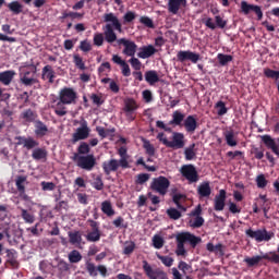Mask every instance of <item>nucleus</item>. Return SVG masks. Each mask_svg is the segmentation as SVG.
Listing matches in <instances>:
<instances>
[{
  "label": "nucleus",
  "instance_id": "1",
  "mask_svg": "<svg viewBox=\"0 0 279 279\" xmlns=\"http://www.w3.org/2000/svg\"><path fill=\"white\" fill-rule=\"evenodd\" d=\"M104 23L106 25L102 26V32L94 35V45L96 47H101L104 45V36L106 43L112 45V43H117V33L121 34L123 32V24L114 13H105L102 15Z\"/></svg>",
  "mask_w": 279,
  "mask_h": 279
},
{
  "label": "nucleus",
  "instance_id": "2",
  "mask_svg": "<svg viewBox=\"0 0 279 279\" xmlns=\"http://www.w3.org/2000/svg\"><path fill=\"white\" fill-rule=\"evenodd\" d=\"M177 241V256H186V248L184 243H190L191 247L195 250L199 243H202V238L191 233V232H181L175 236Z\"/></svg>",
  "mask_w": 279,
  "mask_h": 279
},
{
  "label": "nucleus",
  "instance_id": "3",
  "mask_svg": "<svg viewBox=\"0 0 279 279\" xmlns=\"http://www.w3.org/2000/svg\"><path fill=\"white\" fill-rule=\"evenodd\" d=\"M157 138L162 145L169 147L170 149H184L186 145V140L184 137V133L172 132L171 141L165 137V133H159Z\"/></svg>",
  "mask_w": 279,
  "mask_h": 279
},
{
  "label": "nucleus",
  "instance_id": "4",
  "mask_svg": "<svg viewBox=\"0 0 279 279\" xmlns=\"http://www.w3.org/2000/svg\"><path fill=\"white\" fill-rule=\"evenodd\" d=\"M260 260H268V263H274L275 265H279V255L276 251H270L263 255H256L253 257H245L244 263H246L247 267H257L260 264Z\"/></svg>",
  "mask_w": 279,
  "mask_h": 279
},
{
  "label": "nucleus",
  "instance_id": "5",
  "mask_svg": "<svg viewBox=\"0 0 279 279\" xmlns=\"http://www.w3.org/2000/svg\"><path fill=\"white\" fill-rule=\"evenodd\" d=\"M72 160L80 169H83L84 171H93L97 165L95 155H80L74 153Z\"/></svg>",
  "mask_w": 279,
  "mask_h": 279
},
{
  "label": "nucleus",
  "instance_id": "6",
  "mask_svg": "<svg viewBox=\"0 0 279 279\" xmlns=\"http://www.w3.org/2000/svg\"><path fill=\"white\" fill-rule=\"evenodd\" d=\"M59 104H57L58 107L60 106H71L73 104H76L77 101V92L73 89L72 87H63L59 92Z\"/></svg>",
  "mask_w": 279,
  "mask_h": 279
},
{
  "label": "nucleus",
  "instance_id": "7",
  "mask_svg": "<svg viewBox=\"0 0 279 279\" xmlns=\"http://www.w3.org/2000/svg\"><path fill=\"white\" fill-rule=\"evenodd\" d=\"M246 236L248 239H254L257 243L269 242L274 239L275 233L271 231H267V229H258L256 231L252 230V228L245 231Z\"/></svg>",
  "mask_w": 279,
  "mask_h": 279
},
{
  "label": "nucleus",
  "instance_id": "8",
  "mask_svg": "<svg viewBox=\"0 0 279 279\" xmlns=\"http://www.w3.org/2000/svg\"><path fill=\"white\" fill-rule=\"evenodd\" d=\"M142 269L149 279H169L167 272L160 268L154 269L149 262L143 260L142 262Z\"/></svg>",
  "mask_w": 279,
  "mask_h": 279
},
{
  "label": "nucleus",
  "instance_id": "9",
  "mask_svg": "<svg viewBox=\"0 0 279 279\" xmlns=\"http://www.w3.org/2000/svg\"><path fill=\"white\" fill-rule=\"evenodd\" d=\"M80 128L75 130L72 134L71 143L75 145L80 141H86L90 136V128H88V122L86 120L81 121Z\"/></svg>",
  "mask_w": 279,
  "mask_h": 279
},
{
  "label": "nucleus",
  "instance_id": "10",
  "mask_svg": "<svg viewBox=\"0 0 279 279\" xmlns=\"http://www.w3.org/2000/svg\"><path fill=\"white\" fill-rule=\"evenodd\" d=\"M169 186H171V181L163 175L153 179V182L150 183L151 191L159 193V195H167Z\"/></svg>",
  "mask_w": 279,
  "mask_h": 279
},
{
  "label": "nucleus",
  "instance_id": "11",
  "mask_svg": "<svg viewBox=\"0 0 279 279\" xmlns=\"http://www.w3.org/2000/svg\"><path fill=\"white\" fill-rule=\"evenodd\" d=\"M181 175L187 180L190 184H195V182H199V174L197 173V169L193 165H184L181 167Z\"/></svg>",
  "mask_w": 279,
  "mask_h": 279
},
{
  "label": "nucleus",
  "instance_id": "12",
  "mask_svg": "<svg viewBox=\"0 0 279 279\" xmlns=\"http://www.w3.org/2000/svg\"><path fill=\"white\" fill-rule=\"evenodd\" d=\"M87 223H89L92 231L87 232L85 235L86 241L88 243H97L98 241H101V230H99V222L88 219Z\"/></svg>",
  "mask_w": 279,
  "mask_h": 279
},
{
  "label": "nucleus",
  "instance_id": "13",
  "mask_svg": "<svg viewBox=\"0 0 279 279\" xmlns=\"http://www.w3.org/2000/svg\"><path fill=\"white\" fill-rule=\"evenodd\" d=\"M123 112L128 119V121H135L136 116H134V112L138 110V104L134 98H126L124 100V107H123Z\"/></svg>",
  "mask_w": 279,
  "mask_h": 279
},
{
  "label": "nucleus",
  "instance_id": "14",
  "mask_svg": "<svg viewBox=\"0 0 279 279\" xmlns=\"http://www.w3.org/2000/svg\"><path fill=\"white\" fill-rule=\"evenodd\" d=\"M116 41L118 43V45H123L124 49L122 50V53L124 56H128L129 58H134V56H136V49H138L136 43L126 38H120Z\"/></svg>",
  "mask_w": 279,
  "mask_h": 279
},
{
  "label": "nucleus",
  "instance_id": "15",
  "mask_svg": "<svg viewBox=\"0 0 279 279\" xmlns=\"http://www.w3.org/2000/svg\"><path fill=\"white\" fill-rule=\"evenodd\" d=\"M177 60L178 62H186V60H189L193 64H197V62H199V53L191 50H180L177 53Z\"/></svg>",
  "mask_w": 279,
  "mask_h": 279
},
{
  "label": "nucleus",
  "instance_id": "16",
  "mask_svg": "<svg viewBox=\"0 0 279 279\" xmlns=\"http://www.w3.org/2000/svg\"><path fill=\"white\" fill-rule=\"evenodd\" d=\"M215 22L216 24L213 22V17L203 19L204 25H206L208 29L211 31L217 29V27H219V29H226V25H228V21L223 20L221 15H216Z\"/></svg>",
  "mask_w": 279,
  "mask_h": 279
},
{
  "label": "nucleus",
  "instance_id": "17",
  "mask_svg": "<svg viewBox=\"0 0 279 279\" xmlns=\"http://www.w3.org/2000/svg\"><path fill=\"white\" fill-rule=\"evenodd\" d=\"M241 11L245 15L250 14V12H254V14L257 16V21H263V9H260L259 5L250 4L247 1L243 0L241 2Z\"/></svg>",
  "mask_w": 279,
  "mask_h": 279
},
{
  "label": "nucleus",
  "instance_id": "18",
  "mask_svg": "<svg viewBox=\"0 0 279 279\" xmlns=\"http://www.w3.org/2000/svg\"><path fill=\"white\" fill-rule=\"evenodd\" d=\"M241 11L245 15L250 14V12H254V14L257 16V21H263V9H260L259 5L250 4L247 1L243 0L241 2Z\"/></svg>",
  "mask_w": 279,
  "mask_h": 279
},
{
  "label": "nucleus",
  "instance_id": "19",
  "mask_svg": "<svg viewBox=\"0 0 279 279\" xmlns=\"http://www.w3.org/2000/svg\"><path fill=\"white\" fill-rule=\"evenodd\" d=\"M15 143L16 147L19 145H23L25 149H34L35 147H38L39 143L38 141L34 140V137H25V136H15Z\"/></svg>",
  "mask_w": 279,
  "mask_h": 279
},
{
  "label": "nucleus",
  "instance_id": "20",
  "mask_svg": "<svg viewBox=\"0 0 279 279\" xmlns=\"http://www.w3.org/2000/svg\"><path fill=\"white\" fill-rule=\"evenodd\" d=\"M31 71L24 72L23 76L20 78L21 84L24 86H34V84H38V78L34 77L36 75V66L33 65V76Z\"/></svg>",
  "mask_w": 279,
  "mask_h": 279
},
{
  "label": "nucleus",
  "instance_id": "21",
  "mask_svg": "<svg viewBox=\"0 0 279 279\" xmlns=\"http://www.w3.org/2000/svg\"><path fill=\"white\" fill-rule=\"evenodd\" d=\"M262 142L267 147V149H271L272 154H276V156H279V147L276 143V140L271 137V135H262L260 136Z\"/></svg>",
  "mask_w": 279,
  "mask_h": 279
},
{
  "label": "nucleus",
  "instance_id": "22",
  "mask_svg": "<svg viewBox=\"0 0 279 279\" xmlns=\"http://www.w3.org/2000/svg\"><path fill=\"white\" fill-rule=\"evenodd\" d=\"M181 8H186V0H168V12L170 14H178Z\"/></svg>",
  "mask_w": 279,
  "mask_h": 279
},
{
  "label": "nucleus",
  "instance_id": "23",
  "mask_svg": "<svg viewBox=\"0 0 279 279\" xmlns=\"http://www.w3.org/2000/svg\"><path fill=\"white\" fill-rule=\"evenodd\" d=\"M102 171H104L105 175H110L111 173L119 171V160L110 159L108 161H104L102 162Z\"/></svg>",
  "mask_w": 279,
  "mask_h": 279
},
{
  "label": "nucleus",
  "instance_id": "24",
  "mask_svg": "<svg viewBox=\"0 0 279 279\" xmlns=\"http://www.w3.org/2000/svg\"><path fill=\"white\" fill-rule=\"evenodd\" d=\"M183 126L187 134H194L195 130L198 128L197 118H195V116H187L183 122Z\"/></svg>",
  "mask_w": 279,
  "mask_h": 279
},
{
  "label": "nucleus",
  "instance_id": "25",
  "mask_svg": "<svg viewBox=\"0 0 279 279\" xmlns=\"http://www.w3.org/2000/svg\"><path fill=\"white\" fill-rule=\"evenodd\" d=\"M158 53V50L153 46H144L140 48V51L137 52V58H141L142 60H147V58H151V56Z\"/></svg>",
  "mask_w": 279,
  "mask_h": 279
},
{
  "label": "nucleus",
  "instance_id": "26",
  "mask_svg": "<svg viewBox=\"0 0 279 279\" xmlns=\"http://www.w3.org/2000/svg\"><path fill=\"white\" fill-rule=\"evenodd\" d=\"M226 190H220L219 194L215 196L214 209L217 211L223 210L226 208Z\"/></svg>",
  "mask_w": 279,
  "mask_h": 279
},
{
  "label": "nucleus",
  "instance_id": "27",
  "mask_svg": "<svg viewBox=\"0 0 279 279\" xmlns=\"http://www.w3.org/2000/svg\"><path fill=\"white\" fill-rule=\"evenodd\" d=\"M213 193V189L210 187V182H203L197 187V195L199 199H204V197H210Z\"/></svg>",
  "mask_w": 279,
  "mask_h": 279
},
{
  "label": "nucleus",
  "instance_id": "28",
  "mask_svg": "<svg viewBox=\"0 0 279 279\" xmlns=\"http://www.w3.org/2000/svg\"><path fill=\"white\" fill-rule=\"evenodd\" d=\"M25 182H27V177L25 175H17L15 179V186L23 199H27V194H25Z\"/></svg>",
  "mask_w": 279,
  "mask_h": 279
},
{
  "label": "nucleus",
  "instance_id": "29",
  "mask_svg": "<svg viewBox=\"0 0 279 279\" xmlns=\"http://www.w3.org/2000/svg\"><path fill=\"white\" fill-rule=\"evenodd\" d=\"M14 75H16V72L13 70H7L4 72L0 73V82L4 86H10L12 84V80H14Z\"/></svg>",
  "mask_w": 279,
  "mask_h": 279
},
{
  "label": "nucleus",
  "instance_id": "30",
  "mask_svg": "<svg viewBox=\"0 0 279 279\" xmlns=\"http://www.w3.org/2000/svg\"><path fill=\"white\" fill-rule=\"evenodd\" d=\"M41 77L43 80H45L46 77L47 80H49L50 84H53V80H56V71H53V68L48 64L43 68Z\"/></svg>",
  "mask_w": 279,
  "mask_h": 279
},
{
  "label": "nucleus",
  "instance_id": "31",
  "mask_svg": "<svg viewBox=\"0 0 279 279\" xmlns=\"http://www.w3.org/2000/svg\"><path fill=\"white\" fill-rule=\"evenodd\" d=\"M184 113H182L179 110L173 111L172 113V120L169 121V125H182L184 123Z\"/></svg>",
  "mask_w": 279,
  "mask_h": 279
},
{
  "label": "nucleus",
  "instance_id": "32",
  "mask_svg": "<svg viewBox=\"0 0 279 279\" xmlns=\"http://www.w3.org/2000/svg\"><path fill=\"white\" fill-rule=\"evenodd\" d=\"M48 132H49V128H47L43 121L39 120L35 123L36 136H39L40 138H43V136H47Z\"/></svg>",
  "mask_w": 279,
  "mask_h": 279
},
{
  "label": "nucleus",
  "instance_id": "33",
  "mask_svg": "<svg viewBox=\"0 0 279 279\" xmlns=\"http://www.w3.org/2000/svg\"><path fill=\"white\" fill-rule=\"evenodd\" d=\"M145 80H146L147 84H149L150 86H154V84H157V82H160L158 72H156L154 70L146 71Z\"/></svg>",
  "mask_w": 279,
  "mask_h": 279
},
{
  "label": "nucleus",
  "instance_id": "34",
  "mask_svg": "<svg viewBox=\"0 0 279 279\" xmlns=\"http://www.w3.org/2000/svg\"><path fill=\"white\" fill-rule=\"evenodd\" d=\"M69 241L71 245H82V232L81 231H70L68 233Z\"/></svg>",
  "mask_w": 279,
  "mask_h": 279
},
{
  "label": "nucleus",
  "instance_id": "35",
  "mask_svg": "<svg viewBox=\"0 0 279 279\" xmlns=\"http://www.w3.org/2000/svg\"><path fill=\"white\" fill-rule=\"evenodd\" d=\"M101 211L107 217H114L116 215L114 208H112V203L110 201H104L101 203Z\"/></svg>",
  "mask_w": 279,
  "mask_h": 279
},
{
  "label": "nucleus",
  "instance_id": "36",
  "mask_svg": "<svg viewBox=\"0 0 279 279\" xmlns=\"http://www.w3.org/2000/svg\"><path fill=\"white\" fill-rule=\"evenodd\" d=\"M185 160H195L197 158V150L195 149V143L191 144L184 149Z\"/></svg>",
  "mask_w": 279,
  "mask_h": 279
},
{
  "label": "nucleus",
  "instance_id": "37",
  "mask_svg": "<svg viewBox=\"0 0 279 279\" xmlns=\"http://www.w3.org/2000/svg\"><path fill=\"white\" fill-rule=\"evenodd\" d=\"M223 136L229 147H236V145H239V142H236V138L234 137V131H226Z\"/></svg>",
  "mask_w": 279,
  "mask_h": 279
},
{
  "label": "nucleus",
  "instance_id": "38",
  "mask_svg": "<svg viewBox=\"0 0 279 279\" xmlns=\"http://www.w3.org/2000/svg\"><path fill=\"white\" fill-rule=\"evenodd\" d=\"M47 149L45 148H35L32 153L33 160H47Z\"/></svg>",
  "mask_w": 279,
  "mask_h": 279
},
{
  "label": "nucleus",
  "instance_id": "39",
  "mask_svg": "<svg viewBox=\"0 0 279 279\" xmlns=\"http://www.w3.org/2000/svg\"><path fill=\"white\" fill-rule=\"evenodd\" d=\"M21 117L26 121V123H34L38 114H36L32 109H27L22 112Z\"/></svg>",
  "mask_w": 279,
  "mask_h": 279
},
{
  "label": "nucleus",
  "instance_id": "40",
  "mask_svg": "<svg viewBox=\"0 0 279 279\" xmlns=\"http://www.w3.org/2000/svg\"><path fill=\"white\" fill-rule=\"evenodd\" d=\"M143 148L145 149L147 156L150 158L156 156V148L151 145V142L149 140L143 138Z\"/></svg>",
  "mask_w": 279,
  "mask_h": 279
},
{
  "label": "nucleus",
  "instance_id": "41",
  "mask_svg": "<svg viewBox=\"0 0 279 279\" xmlns=\"http://www.w3.org/2000/svg\"><path fill=\"white\" fill-rule=\"evenodd\" d=\"M8 8L13 14H22L23 12V4L19 1H12L8 4Z\"/></svg>",
  "mask_w": 279,
  "mask_h": 279
},
{
  "label": "nucleus",
  "instance_id": "42",
  "mask_svg": "<svg viewBox=\"0 0 279 279\" xmlns=\"http://www.w3.org/2000/svg\"><path fill=\"white\" fill-rule=\"evenodd\" d=\"M217 59L221 66H226L229 62L234 60V57H232V54L218 53Z\"/></svg>",
  "mask_w": 279,
  "mask_h": 279
},
{
  "label": "nucleus",
  "instance_id": "43",
  "mask_svg": "<svg viewBox=\"0 0 279 279\" xmlns=\"http://www.w3.org/2000/svg\"><path fill=\"white\" fill-rule=\"evenodd\" d=\"M85 268H86L87 274H89V276H90L92 278H97V276H98L97 266H95L94 263L87 260V262L85 263Z\"/></svg>",
  "mask_w": 279,
  "mask_h": 279
},
{
  "label": "nucleus",
  "instance_id": "44",
  "mask_svg": "<svg viewBox=\"0 0 279 279\" xmlns=\"http://www.w3.org/2000/svg\"><path fill=\"white\" fill-rule=\"evenodd\" d=\"M68 258L72 264L80 263L82 260V253L77 250H73L69 253Z\"/></svg>",
  "mask_w": 279,
  "mask_h": 279
},
{
  "label": "nucleus",
  "instance_id": "45",
  "mask_svg": "<svg viewBox=\"0 0 279 279\" xmlns=\"http://www.w3.org/2000/svg\"><path fill=\"white\" fill-rule=\"evenodd\" d=\"M78 156H88L90 154V146L88 145V143L83 142L80 144V146L77 147V153Z\"/></svg>",
  "mask_w": 279,
  "mask_h": 279
},
{
  "label": "nucleus",
  "instance_id": "46",
  "mask_svg": "<svg viewBox=\"0 0 279 279\" xmlns=\"http://www.w3.org/2000/svg\"><path fill=\"white\" fill-rule=\"evenodd\" d=\"M215 108L217 110L218 117H223V114H228V107H226V102L222 100L216 102Z\"/></svg>",
  "mask_w": 279,
  "mask_h": 279
},
{
  "label": "nucleus",
  "instance_id": "47",
  "mask_svg": "<svg viewBox=\"0 0 279 279\" xmlns=\"http://www.w3.org/2000/svg\"><path fill=\"white\" fill-rule=\"evenodd\" d=\"M112 225L114 228H120V229H128V222H125V219L121 216H118L113 221Z\"/></svg>",
  "mask_w": 279,
  "mask_h": 279
},
{
  "label": "nucleus",
  "instance_id": "48",
  "mask_svg": "<svg viewBox=\"0 0 279 279\" xmlns=\"http://www.w3.org/2000/svg\"><path fill=\"white\" fill-rule=\"evenodd\" d=\"M264 75L268 77V80H279V71L269 68L264 69Z\"/></svg>",
  "mask_w": 279,
  "mask_h": 279
},
{
  "label": "nucleus",
  "instance_id": "49",
  "mask_svg": "<svg viewBox=\"0 0 279 279\" xmlns=\"http://www.w3.org/2000/svg\"><path fill=\"white\" fill-rule=\"evenodd\" d=\"M21 217L25 221V223H34V221H36L34 215L29 214L27 209H22Z\"/></svg>",
  "mask_w": 279,
  "mask_h": 279
},
{
  "label": "nucleus",
  "instance_id": "50",
  "mask_svg": "<svg viewBox=\"0 0 279 279\" xmlns=\"http://www.w3.org/2000/svg\"><path fill=\"white\" fill-rule=\"evenodd\" d=\"M73 62L77 69H80L81 71H86V64L84 63V60L82 59V57H80V54H74Z\"/></svg>",
  "mask_w": 279,
  "mask_h": 279
},
{
  "label": "nucleus",
  "instance_id": "51",
  "mask_svg": "<svg viewBox=\"0 0 279 279\" xmlns=\"http://www.w3.org/2000/svg\"><path fill=\"white\" fill-rule=\"evenodd\" d=\"M167 215L170 219H173V221H178L180 217H182V213L175 208H169L167 209Z\"/></svg>",
  "mask_w": 279,
  "mask_h": 279
},
{
  "label": "nucleus",
  "instance_id": "52",
  "mask_svg": "<svg viewBox=\"0 0 279 279\" xmlns=\"http://www.w3.org/2000/svg\"><path fill=\"white\" fill-rule=\"evenodd\" d=\"M140 23H142V25H144L145 27H148V29H154V27H156L154 25V20L149 16H141Z\"/></svg>",
  "mask_w": 279,
  "mask_h": 279
},
{
  "label": "nucleus",
  "instance_id": "53",
  "mask_svg": "<svg viewBox=\"0 0 279 279\" xmlns=\"http://www.w3.org/2000/svg\"><path fill=\"white\" fill-rule=\"evenodd\" d=\"M129 63L131 64L132 69L135 71H141V69H143V63L141 62V60H138V58L131 57V59L129 60Z\"/></svg>",
  "mask_w": 279,
  "mask_h": 279
},
{
  "label": "nucleus",
  "instance_id": "54",
  "mask_svg": "<svg viewBox=\"0 0 279 279\" xmlns=\"http://www.w3.org/2000/svg\"><path fill=\"white\" fill-rule=\"evenodd\" d=\"M255 182H256L257 189H265L268 184V181L265 178V174L257 175Z\"/></svg>",
  "mask_w": 279,
  "mask_h": 279
},
{
  "label": "nucleus",
  "instance_id": "55",
  "mask_svg": "<svg viewBox=\"0 0 279 279\" xmlns=\"http://www.w3.org/2000/svg\"><path fill=\"white\" fill-rule=\"evenodd\" d=\"M157 258L161 260L162 265H165L166 267H171L173 265L172 257L157 254Z\"/></svg>",
  "mask_w": 279,
  "mask_h": 279
},
{
  "label": "nucleus",
  "instance_id": "56",
  "mask_svg": "<svg viewBox=\"0 0 279 279\" xmlns=\"http://www.w3.org/2000/svg\"><path fill=\"white\" fill-rule=\"evenodd\" d=\"M153 244L156 250H161V247L165 245V240L160 238V235H155L153 238Z\"/></svg>",
  "mask_w": 279,
  "mask_h": 279
},
{
  "label": "nucleus",
  "instance_id": "57",
  "mask_svg": "<svg viewBox=\"0 0 279 279\" xmlns=\"http://www.w3.org/2000/svg\"><path fill=\"white\" fill-rule=\"evenodd\" d=\"M120 66L123 77H130V75H132V70L130 69V64H128L126 61H124Z\"/></svg>",
  "mask_w": 279,
  "mask_h": 279
},
{
  "label": "nucleus",
  "instance_id": "58",
  "mask_svg": "<svg viewBox=\"0 0 279 279\" xmlns=\"http://www.w3.org/2000/svg\"><path fill=\"white\" fill-rule=\"evenodd\" d=\"M92 186L96 189V191H104V180H101V177L98 175L94 182L92 183Z\"/></svg>",
  "mask_w": 279,
  "mask_h": 279
},
{
  "label": "nucleus",
  "instance_id": "59",
  "mask_svg": "<svg viewBox=\"0 0 279 279\" xmlns=\"http://www.w3.org/2000/svg\"><path fill=\"white\" fill-rule=\"evenodd\" d=\"M135 19H136V13H134L133 11H128L123 15V23H124V25L128 23H132V21H134Z\"/></svg>",
  "mask_w": 279,
  "mask_h": 279
},
{
  "label": "nucleus",
  "instance_id": "60",
  "mask_svg": "<svg viewBox=\"0 0 279 279\" xmlns=\"http://www.w3.org/2000/svg\"><path fill=\"white\" fill-rule=\"evenodd\" d=\"M194 220L191 223L192 228H202V226H204V217L202 216H194Z\"/></svg>",
  "mask_w": 279,
  "mask_h": 279
},
{
  "label": "nucleus",
  "instance_id": "61",
  "mask_svg": "<svg viewBox=\"0 0 279 279\" xmlns=\"http://www.w3.org/2000/svg\"><path fill=\"white\" fill-rule=\"evenodd\" d=\"M128 160H130V157H120V160H118V168L130 169V161Z\"/></svg>",
  "mask_w": 279,
  "mask_h": 279
},
{
  "label": "nucleus",
  "instance_id": "62",
  "mask_svg": "<svg viewBox=\"0 0 279 279\" xmlns=\"http://www.w3.org/2000/svg\"><path fill=\"white\" fill-rule=\"evenodd\" d=\"M134 250H136V243L130 242L124 246L123 254H125L126 256H130V254H132Z\"/></svg>",
  "mask_w": 279,
  "mask_h": 279
},
{
  "label": "nucleus",
  "instance_id": "63",
  "mask_svg": "<svg viewBox=\"0 0 279 279\" xmlns=\"http://www.w3.org/2000/svg\"><path fill=\"white\" fill-rule=\"evenodd\" d=\"M43 191H56V183L43 181L41 183Z\"/></svg>",
  "mask_w": 279,
  "mask_h": 279
},
{
  "label": "nucleus",
  "instance_id": "64",
  "mask_svg": "<svg viewBox=\"0 0 279 279\" xmlns=\"http://www.w3.org/2000/svg\"><path fill=\"white\" fill-rule=\"evenodd\" d=\"M149 180L148 173H141L137 175L136 184H145Z\"/></svg>",
  "mask_w": 279,
  "mask_h": 279
}]
</instances>
